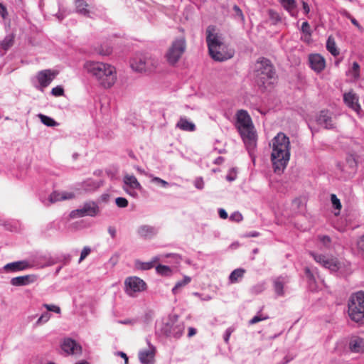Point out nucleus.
Instances as JSON below:
<instances>
[{
	"label": "nucleus",
	"instance_id": "1",
	"mask_svg": "<svg viewBox=\"0 0 364 364\" xmlns=\"http://www.w3.org/2000/svg\"><path fill=\"white\" fill-rule=\"evenodd\" d=\"M84 68L103 88H111L117 81V70L111 64L100 61H87L84 64Z\"/></svg>",
	"mask_w": 364,
	"mask_h": 364
},
{
	"label": "nucleus",
	"instance_id": "37",
	"mask_svg": "<svg viewBox=\"0 0 364 364\" xmlns=\"http://www.w3.org/2000/svg\"><path fill=\"white\" fill-rule=\"evenodd\" d=\"M156 272L161 276H170L172 274L171 269L166 265L159 264L156 267Z\"/></svg>",
	"mask_w": 364,
	"mask_h": 364
},
{
	"label": "nucleus",
	"instance_id": "4",
	"mask_svg": "<svg viewBox=\"0 0 364 364\" xmlns=\"http://www.w3.org/2000/svg\"><path fill=\"white\" fill-rule=\"evenodd\" d=\"M206 41L210 55L215 60L225 61L233 56L234 50L224 44L221 37L215 33L214 26L208 27Z\"/></svg>",
	"mask_w": 364,
	"mask_h": 364
},
{
	"label": "nucleus",
	"instance_id": "58",
	"mask_svg": "<svg viewBox=\"0 0 364 364\" xmlns=\"http://www.w3.org/2000/svg\"><path fill=\"white\" fill-rule=\"evenodd\" d=\"M0 15L4 19L8 16L7 9L1 3H0Z\"/></svg>",
	"mask_w": 364,
	"mask_h": 364
},
{
	"label": "nucleus",
	"instance_id": "34",
	"mask_svg": "<svg viewBox=\"0 0 364 364\" xmlns=\"http://www.w3.org/2000/svg\"><path fill=\"white\" fill-rule=\"evenodd\" d=\"M158 259H159L158 257H154L153 261H151V262H144L137 261V262H136V267L138 269H141V270L151 269V268L154 267V262H156Z\"/></svg>",
	"mask_w": 364,
	"mask_h": 364
},
{
	"label": "nucleus",
	"instance_id": "19",
	"mask_svg": "<svg viewBox=\"0 0 364 364\" xmlns=\"http://www.w3.org/2000/svg\"><path fill=\"white\" fill-rule=\"evenodd\" d=\"M75 195L70 192H58L53 191L50 196L48 199L46 201H43L46 205H49L52 203H54L58 201L68 200L74 198Z\"/></svg>",
	"mask_w": 364,
	"mask_h": 364
},
{
	"label": "nucleus",
	"instance_id": "2",
	"mask_svg": "<svg viewBox=\"0 0 364 364\" xmlns=\"http://www.w3.org/2000/svg\"><path fill=\"white\" fill-rule=\"evenodd\" d=\"M235 127L245 144L251 157L257 146V133L252 119L245 109H240L235 114Z\"/></svg>",
	"mask_w": 364,
	"mask_h": 364
},
{
	"label": "nucleus",
	"instance_id": "57",
	"mask_svg": "<svg viewBox=\"0 0 364 364\" xmlns=\"http://www.w3.org/2000/svg\"><path fill=\"white\" fill-rule=\"evenodd\" d=\"M344 15L350 20L351 23L355 25V26H357L358 28L360 27V24L358 22V21L354 18L353 17L351 16V15L348 13L347 11H345L344 12Z\"/></svg>",
	"mask_w": 364,
	"mask_h": 364
},
{
	"label": "nucleus",
	"instance_id": "18",
	"mask_svg": "<svg viewBox=\"0 0 364 364\" xmlns=\"http://www.w3.org/2000/svg\"><path fill=\"white\" fill-rule=\"evenodd\" d=\"M38 280V276L36 274H27L14 277L11 279L10 283L14 287L28 286Z\"/></svg>",
	"mask_w": 364,
	"mask_h": 364
},
{
	"label": "nucleus",
	"instance_id": "28",
	"mask_svg": "<svg viewBox=\"0 0 364 364\" xmlns=\"http://www.w3.org/2000/svg\"><path fill=\"white\" fill-rule=\"evenodd\" d=\"M81 188L85 192H91L97 190L100 187V183L92 179H87L81 183Z\"/></svg>",
	"mask_w": 364,
	"mask_h": 364
},
{
	"label": "nucleus",
	"instance_id": "25",
	"mask_svg": "<svg viewBox=\"0 0 364 364\" xmlns=\"http://www.w3.org/2000/svg\"><path fill=\"white\" fill-rule=\"evenodd\" d=\"M125 188L130 189H141V186L134 175L125 174L123 178Z\"/></svg>",
	"mask_w": 364,
	"mask_h": 364
},
{
	"label": "nucleus",
	"instance_id": "49",
	"mask_svg": "<svg viewBox=\"0 0 364 364\" xmlns=\"http://www.w3.org/2000/svg\"><path fill=\"white\" fill-rule=\"evenodd\" d=\"M90 252H91V249L89 247H85L82 249V250L81 251L80 257L78 262L79 263L82 262V261L84 260L87 257V255L90 253Z\"/></svg>",
	"mask_w": 364,
	"mask_h": 364
},
{
	"label": "nucleus",
	"instance_id": "40",
	"mask_svg": "<svg viewBox=\"0 0 364 364\" xmlns=\"http://www.w3.org/2000/svg\"><path fill=\"white\" fill-rule=\"evenodd\" d=\"M318 240L319 242L322 244V245L328 248L331 245V238L327 235H319L318 236Z\"/></svg>",
	"mask_w": 364,
	"mask_h": 364
},
{
	"label": "nucleus",
	"instance_id": "14",
	"mask_svg": "<svg viewBox=\"0 0 364 364\" xmlns=\"http://www.w3.org/2000/svg\"><path fill=\"white\" fill-rule=\"evenodd\" d=\"M147 349L141 350L139 352V359L141 364H153L156 354V347L152 345L149 338H146Z\"/></svg>",
	"mask_w": 364,
	"mask_h": 364
},
{
	"label": "nucleus",
	"instance_id": "6",
	"mask_svg": "<svg viewBox=\"0 0 364 364\" xmlns=\"http://www.w3.org/2000/svg\"><path fill=\"white\" fill-rule=\"evenodd\" d=\"M310 255L317 263L331 272H338L341 275L348 273L346 269L349 264L346 265L343 262H339L336 257L317 254L314 252H310Z\"/></svg>",
	"mask_w": 364,
	"mask_h": 364
},
{
	"label": "nucleus",
	"instance_id": "16",
	"mask_svg": "<svg viewBox=\"0 0 364 364\" xmlns=\"http://www.w3.org/2000/svg\"><path fill=\"white\" fill-rule=\"evenodd\" d=\"M310 68L316 73H321L326 68V60L320 54L315 53L309 55Z\"/></svg>",
	"mask_w": 364,
	"mask_h": 364
},
{
	"label": "nucleus",
	"instance_id": "43",
	"mask_svg": "<svg viewBox=\"0 0 364 364\" xmlns=\"http://www.w3.org/2000/svg\"><path fill=\"white\" fill-rule=\"evenodd\" d=\"M230 220L231 221L239 223L243 220V217L239 211H235L230 215Z\"/></svg>",
	"mask_w": 364,
	"mask_h": 364
},
{
	"label": "nucleus",
	"instance_id": "45",
	"mask_svg": "<svg viewBox=\"0 0 364 364\" xmlns=\"http://www.w3.org/2000/svg\"><path fill=\"white\" fill-rule=\"evenodd\" d=\"M115 203L119 208H126L128 205V200L123 197L117 198Z\"/></svg>",
	"mask_w": 364,
	"mask_h": 364
},
{
	"label": "nucleus",
	"instance_id": "5",
	"mask_svg": "<svg viewBox=\"0 0 364 364\" xmlns=\"http://www.w3.org/2000/svg\"><path fill=\"white\" fill-rule=\"evenodd\" d=\"M253 77L259 86L273 85L276 80L275 70L270 60L261 58L254 65Z\"/></svg>",
	"mask_w": 364,
	"mask_h": 364
},
{
	"label": "nucleus",
	"instance_id": "50",
	"mask_svg": "<svg viewBox=\"0 0 364 364\" xmlns=\"http://www.w3.org/2000/svg\"><path fill=\"white\" fill-rule=\"evenodd\" d=\"M331 199V203H332L333 207L338 210H340L341 208V204L340 200L336 197V196L334 194H332Z\"/></svg>",
	"mask_w": 364,
	"mask_h": 364
},
{
	"label": "nucleus",
	"instance_id": "24",
	"mask_svg": "<svg viewBox=\"0 0 364 364\" xmlns=\"http://www.w3.org/2000/svg\"><path fill=\"white\" fill-rule=\"evenodd\" d=\"M176 127L185 132H194L196 129L195 124L185 117H180Z\"/></svg>",
	"mask_w": 364,
	"mask_h": 364
},
{
	"label": "nucleus",
	"instance_id": "53",
	"mask_svg": "<svg viewBox=\"0 0 364 364\" xmlns=\"http://www.w3.org/2000/svg\"><path fill=\"white\" fill-rule=\"evenodd\" d=\"M194 186L199 190H202L204 188V181L203 178L198 177L194 181Z\"/></svg>",
	"mask_w": 364,
	"mask_h": 364
},
{
	"label": "nucleus",
	"instance_id": "39",
	"mask_svg": "<svg viewBox=\"0 0 364 364\" xmlns=\"http://www.w3.org/2000/svg\"><path fill=\"white\" fill-rule=\"evenodd\" d=\"M268 15L272 23L273 24H277L282 21L280 14L273 9H269L268 11Z\"/></svg>",
	"mask_w": 364,
	"mask_h": 364
},
{
	"label": "nucleus",
	"instance_id": "61",
	"mask_svg": "<svg viewBox=\"0 0 364 364\" xmlns=\"http://www.w3.org/2000/svg\"><path fill=\"white\" fill-rule=\"evenodd\" d=\"M124 190L129 194L131 196L135 198L137 196V193L136 191V189H130V188H125L124 187Z\"/></svg>",
	"mask_w": 364,
	"mask_h": 364
},
{
	"label": "nucleus",
	"instance_id": "33",
	"mask_svg": "<svg viewBox=\"0 0 364 364\" xmlns=\"http://www.w3.org/2000/svg\"><path fill=\"white\" fill-rule=\"evenodd\" d=\"M191 277L185 276L182 280L177 282L172 289L173 294H177L180 289L187 285L191 282Z\"/></svg>",
	"mask_w": 364,
	"mask_h": 364
},
{
	"label": "nucleus",
	"instance_id": "56",
	"mask_svg": "<svg viewBox=\"0 0 364 364\" xmlns=\"http://www.w3.org/2000/svg\"><path fill=\"white\" fill-rule=\"evenodd\" d=\"M305 274H306V276L307 277V278L309 279V282L310 284L315 282L314 277L309 268L306 267L305 269Z\"/></svg>",
	"mask_w": 364,
	"mask_h": 364
},
{
	"label": "nucleus",
	"instance_id": "22",
	"mask_svg": "<svg viewBox=\"0 0 364 364\" xmlns=\"http://www.w3.org/2000/svg\"><path fill=\"white\" fill-rule=\"evenodd\" d=\"M289 282L287 277L280 276L274 280V289L278 296L284 295V287Z\"/></svg>",
	"mask_w": 364,
	"mask_h": 364
},
{
	"label": "nucleus",
	"instance_id": "3",
	"mask_svg": "<svg viewBox=\"0 0 364 364\" xmlns=\"http://www.w3.org/2000/svg\"><path fill=\"white\" fill-rule=\"evenodd\" d=\"M271 160L274 171H283L290 159L289 138L283 132L278 133L272 140Z\"/></svg>",
	"mask_w": 364,
	"mask_h": 364
},
{
	"label": "nucleus",
	"instance_id": "62",
	"mask_svg": "<svg viewBox=\"0 0 364 364\" xmlns=\"http://www.w3.org/2000/svg\"><path fill=\"white\" fill-rule=\"evenodd\" d=\"M218 214H219L220 218L222 219H227L228 217L227 212L223 208H220L218 210Z\"/></svg>",
	"mask_w": 364,
	"mask_h": 364
},
{
	"label": "nucleus",
	"instance_id": "44",
	"mask_svg": "<svg viewBox=\"0 0 364 364\" xmlns=\"http://www.w3.org/2000/svg\"><path fill=\"white\" fill-rule=\"evenodd\" d=\"M268 318V316H263L261 314H257L252 317V319L250 320L249 323L250 325L255 324L259 321H264Z\"/></svg>",
	"mask_w": 364,
	"mask_h": 364
},
{
	"label": "nucleus",
	"instance_id": "29",
	"mask_svg": "<svg viewBox=\"0 0 364 364\" xmlns=\"http://www.w3.org/2000/svg\"><path fill=\"white\" fill-rule=\"evenodd\" d=\"M88 4L84 0L75 1L76 12L85 16L90 17V11L87 9Z\"/></svg>",
	"mask_w": 364,
	"mask_h": 364
},
{
	"label": "nucleus",
	"instance_id": "32",
	"mask_svg": "<svg viewBox=\"0 0 364 364\" xmlns=\"http://www.w3.org/2000/svg\"><path fill=\"white\" fill-rule=\"evenodd\" d=\"M347 75L353 80H357L360 77V65L357 62H353L352 67L347 72Z\"/></svg>",
	"mask_w": 364,
	"mask_h": 364
},
{
	"label": "nucleus",
	"instance_id": "10",
	"mask_svg": "<svg viewBox=\"0 0 364 364\" xmlns=\"http://www.w3.org/2000/svg\"><path fill=\"white\" fill-rule=\"evenodd\" d=\"M186 47V41L183 38L175 40L166 54L168 63L171 65L176 64L184 53Z\"/></svg>",
	"mask_w": 364,
	"mask_h": 364
},
{
	"label": "nucleus",
	"instance_id": "20",
	"mask_svg": "<svg viewBox=\"0 0 364 364\" xmlns=\"http://www.w3.org/2000/svg\"><path fill=\"white\" fill-rule=\"evenodd\" d=\"M318 124L326 129H333L334 127L331 113L327 110H321L316 117Z\"/></svg>",
	"mask_w": 364,
	"mask_h": 364
},
{
	"label": "nucleus",
	"instance_id": "41",
	"mask_svg": "<svg viewBox=\"0 0 364 364\" xmlns=\"http://www.w3.org/2000/svg\"><path fill=\"white\" fill-rule=\"evenodd\" d=\"M356 246L358 253L364 257V235L359 237Z\"/></svg>",
	"mask_w": 364,
	"mask_h": 364
},
{
	"label": "nucleus",
	"instance_id": "63",
	"mask_svg": "<svg viewBox=\"0 0 364 364\" xmlns=\"http://www.w3.org/2000/svg\"><path fill=\"white\" fill-rule=\"evenodd\" d=\"M108 230V232H109V234L110 235L111 237H112V239L115 238V237H116V233H117L115 228L112 227V226H109V227L108 228V230Z\"/></svg>",
	"mask_w": 364,
	"mask_h": 364
},
{
	"label": "nucleus",
	"instance_id": "54",
	"mask_svg": "<svg viewBox=\"0 0 364 364\" xmlns=\"http://www.w3.org/2000/svg\"><path fill=\"white\" fill-rule=\"evenodd\" d=\"M44 307L49 311H53L57 314L60 313V309L59 306L53 304H44Z\"/></svg>",
	"mask_w": 364,
	"mask_h": 364
},
{
	"label": "nucleus",
	"instance_id": "52",
	"mask_svg": "<svg viewBox=\"0 0 364 364\" xmlns=\"http://www.w3.org/2000/svg\"><path fill=\"white\" fill-rule=\"evenodd\" d=\"M50 314L48 312H45L39 317L36 323L40 324V323H46L50 319Z\"/></svg>",
	"mask_w": 364,
	"mask_h": 364
},
{
	"label": "nucleus",
	"instance_id": "36",
	"mask_svg": "<svg viewBox=\"0 0 364 364\" xmlns=\"http://www.w3.org/2000/svg\"><path fill=\"white\" fill-rule=\"evenodd\" d=\"M13 43H14V36L8 35L4 38V39L2 41H1L0 46L4 50H7L10 47L12 46Z\"/></svg>",
	"mask_w": 364,
	"mask_h": 364
},
{
	"label": "nucleus",
	"instance_id": "55",
	"mask_svg": "<svg viewBox=\"0 0 364 364\" xmlns=\"http://www.w3.org/2000/svg\"><path fill=\"white\" fill-rule=\"evenodd\" d=\"M112 48L111 47H106L105 48H100L97 52L99 54L102 55H108L112 53Z\"/></svg>",
	"mask_w": 364,
	"mask_h": 364
},
{
	"label": "nucleus",
	"instance_id": "30",
	"mask_svg": "<svg viewBox=\"0 0 364 364\" xmlns=\"http://www.w3.org/2000/svg\"><path fill=\"white\" fill-rule=\"evenodd\" d=\"M326 49L334 57H336L339 55L340 52L338 48H337L336 41L334 38L332 36H330L326 41Z\"/></svg>",
	"mask_w": 364,
	"mask_h": 364
},
{
	"label": "nucleus",
	"instance_id": "35",
	"mask_svg": "<svg viewBox=\"0 0 364 364\" xmlns=\"http://www.w3.org/2000/svg\"><path fill=\"white\" fill-rule=\"evenodd\" d=\"M38 117L41 119V122L46 126L55 127L58 124L53 118L43 114H39Z\"/></svg>",
	"mask_w": 364,
	"mask_h": 364
},
{
	"label": "nucleus",
	"instance_id": "60",
	"mask_svg": "<svg viewBox=\"0 0 364 364\" xmlns=\"http://www.w3.org/2000/svg\"><path fill=\"white\" fill-rule=\"evenodd\" d=\"M119 323L124 325H134L136 323V319H124L118 321Z\"/></svg>",
	"mask_w": 364,
	"mask_h": 364
},
{
	"label": "nucleus",
	"instance_id": "23",
	"mask_svg": "<svg viewBox=\"0 0 364 364\" xmlns=\"http://www.w3.org/2000/svg\"><path fill=\"white\" fill-rule=\"evenodd\" d=\"M279 2L291 16L296 17L297 16V4L295 0H279Z\"/></svg>",
	"mask_w": 364,
	"mask_h": 364
},
{
	"label": "nucleus",
	"instance_id": "38",
	"mask_svg": "<svg viewBox=\"0 0 364 364\" xmlns=\"http://www.w3.org/2000/svg\"><path fill=\"white\" fill-rule=\"evenodd\" d=\"M292 208L297 212H302L304 208V201L301 198H295L292 201L291 204Z\"/></svg>",
	"mask_w": 364,
	"mask_h": 364
},
{
	"label": "nucleus",
	"instance_id": "27",
	"mask_svg": "<svg viewBox=\"0 0 364 364\" xmlns=\"http://www.w3.org/2000/svg\"><path fill=\"white\" fill-rule=\"evenodd\" d=\"M155 228L149 225H141L137 230L138 235L144 238H150L156 234Z\"/></svg>",
	"mask_w": 364,
	"mask_h": 364
},
{
	"label": "nucleus",
	"instance_id": "31",
	"mask_svg": "<svg viewBox=\"0 0 364 364\" xmlns=\"http://www.w3.org/2000/svg\"><path fill=\"white\" fill-rule=\"evenodd\" d=\"M245 272V270L244 269H235L230 273L229 276L230 282L232 284L237 283L240 279H241L244 277Z\"/></svg>",
	"mask_w": 364,
	"mask_h": 364
},
{
	"label": "nucleus",
	"instance_id": "21",
	"mask_svg": "<svg viewBox=\"0 0 364 364\" xmlns=\"http://www.w3.org/2000/svg\"><path fill=\"white\" fill-rule=\"evenodd\" d=\"M29 267V264L26 261H17L6 264L4 267L6 272H16L25 270Z\"/></svg>",
	"mask_w": 364,
	"mask_h": 364
},
{
	"label": "nucleus",
	"instance_id": "12",
	"mask_svg": "<svg viewBox=\"0 0 364 364\" xmlns=\"http://www.w3.org/2000/svg\"><path fill=\"white\" fill-rule=\"evenodd\" d=\"M125 292L130 296H136L146 288L145 282L138 277H129L124 281Z\"/></svg>",
	"mask_w": 364,
	"mask_h": 364
},
{
	"label": "nucleus",
	"instance_id": "13",
	"mask_svg": "<svg viewBox=\"0 0 364 364\" xmlns=\"http://www.w3.org/2000/svg\"><path fill=\"white\" fill-rule=\"evenodd\" d=\"M100 208L94 201L85 203L80 208L71 211L70 216L72 218H82L84 216L95 217L98 215Z\"/></svg>",
	"mask_w": 364,
	"mask_h": 364
},
{
	"label": "nucleus",
	"instance_id": "51",
	"mask_svg": "<svg viewBox=\"0 0 364 364\" xmlns=\"http://www.w3.org/2000/svg\"><path fill=\"white\" fill-rule=\"evenodd\" d=\"M301 30L302 33H304L305 34H307L309 36H311V28H310L309 23L307 21L303 22V23L301 25Z\"/></svg>",
	"mask_w": 364,
	"mask_h": 364
},
{
	"label": "nucleus",
	"instance_id": "47",
	"mask_svg": "<svg viewBox=\"0 0 364 364\" xmlns=\"http://www.w3.org/2000/svg\"><path fill=\"white\" fill-rule=\"evenodd\" d=\"M151 181L153 183L160 185L161 186H162L164 188H166L168 186V183L167 181L160 178L159 177L151 176Z\"/></svg>",
	"mask_w": 364,
	"mask_h": 364
},
{
	"label": "nucleus",
	"instance_id": "15",
	"mask_svg": "<svg viewBox=\"0 0 364 364\" xmlns=\"http://www.w3.org/2000/svg\"><path fill=\"white\" fill-rule=\"evenodd\" d=\"M359 97L353 90L343 94L344 103L351 109L355 111L357 114L361 112V107L358 102Z\"/></svg>",
	"mask_w": 364,
	"mask_h": 364
},
{
	"label": "nucleus",
	"instance_id": "11",
	"mask_svg": "<svg viewBox=\"0 0 364 364\" xmlns=\"http://www.w3.org/2000/svg\"><path fill=\"white\" fill-rule=\"evenodd\" d=\"M57 75L58 72L50 69L41 70L36 74L33 80V85L36 89L43 92L51 83Z\"/></svg>",
	"mask_w": 364,
	"mask_h": 364
},
{
	"label": "nucleus",
	"instance_id": "26",
	"mask_svg": "<svg viewBox=\"0 0 364 364\" xmlns=\"http://www.w3.org/2000/svg\"><path fill=\"white\" fill-rule=\"evenodd\" d=\"M349 348L352 352L363 353L364 352V338L360 337H353L349 343Z\"/></svg>",
	"mask_w": 364,
	"mask_h": 364
},
{
	"label": "nucleus",
	"instance_id": "46",
	"mask_svg": "<svg viewBox=\"0 0 364 364\" xmlns=\"http://www.w3.org/2000/svg\"><path fill=\"white\" fill-rule=\"evenodd\" d=\"M237 177V171L236 169L232 168L229 170L227 176H226V180L232 182L236 179Z\"/></svg>",
	"mask_w": 364,
	"mask_h": 364
},
{
	"label": "nucleus",
	"instance_id": "59",
	"mask_svg": "<svg viewBox=\"0 0 364 364\" xmlns=\"http://www.w3.org/2000/svg\"><path fill=\"white\" fill-rule=\"evenodd\" d=\"M232 331H233V329L231 328H228L226 329L225 334H224V341L225 343H228L229 341L230 335L232 333Z\"/></svg>",
	"mask_w": 364,
	"mask_h": 364
},
{
	"label": "nucleus",
	"instance_id": "48",
	"mask_svg": "<svg viewBox=\"0 0 364 364\" xmlns=\"http://www.w3.org/2000/svg\"><path fill=\"white\" fill-rule=\"evenodd\" d=\"M51 94L55 97L62 96L64 94V90L61 86H56L52 89Z\"/></svg>",
	"mask_w": 364,
	"mask_h": 364
},
{
	"label": "nucleus",
	"instance_id": "17",
	"mask_svg": "<svg viewBox=\"0 0 364 364\" xmlns=\"http://www.w3.org/2000/svg\"><path fill=\"white\" fill-rule=\"evenodd\" d=\"M61 349L68 355H79L82 352L81 346L71 338L64 339Z\"/></svg>",
	"mask_w": 364,
	"mask_h": 364
},
{
	"label": "nucleus",
	"instance_id": "8",
	"mask_svg": "<svg viewBox=\"0 0 364 364\" xmlns=\"http://www.w3.org/2000/svg\"><path fill=\"white\" fill-rule=\"evenodd\" d=\"M348 315L355 322L364 319V292L358 291L351 296L348 304Z\"/></svg>",
	"mask_w": 364,
	"mask_h": 364
},
{
	"label": "nucleus",
	"instance_id": "64",
	"mask_svg": "<svg viewBox=\"0 0 364 364\" xmlns=\"http://www.w3.org/2000/svg\"><path fill=\"white\" fill-rule=\"evenodd\" d=\"M302 8L304 10V13L307 15L310 12V8L309 4L306 1H302Z\"/></svg>",
	"mask_w": 364,
	"mask_h": 364
},
{
	"label": "nucleus",
	"instance_id": "42",
	"mask_svg": "<svg viewBox=\"0 0 364 364\" xmlns=\"http://www.w3.org/2000/svg\"><path fill=\"white\" fill-rule=\"evenodd\" d=\"M265 289V285L264 283H259L256 285L253 286L251 289V291L253 294H258L262 292Z\"/></svg>",
	"mask_w": 364,
	"mask_h": 364
},
{
	"label": "nucleus",
	"instance_id": "9",
	"mask_svg": "<svg viewBox=\"0 0 364 364\" xmlns=\"http://www.w3.org/2000/svg\"><path fill=\"white\" fill-rule=\"evenodd\" d=\"M184 324L177 320L176 316L168 318L162 322L159 331L166 337L179 338L183 333Z\"/></svg>",
	"mask_w": 364,
	"mask_h": 364
},
{
	"label": "nucleus",
	"instance_id": "7",
	"mask_svg": "<svg viewBox=\"0 0 364 364\" xmlns=\"http://www.w3.org/2000/svg\"><path fill=\"white\" fill-rule=\"evenodd\" d=\"M158 65L157 59L143 54H136L130 61L132 69L139 73L152 72Z\"/></svg>",
	"mask_w": 364,
	"mask_h": 364
}]
</instances>
